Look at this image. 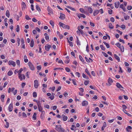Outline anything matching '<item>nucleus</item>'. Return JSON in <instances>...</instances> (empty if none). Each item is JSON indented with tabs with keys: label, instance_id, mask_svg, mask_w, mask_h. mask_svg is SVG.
Segmentation results:
<instances>
[{
	"label": "nucleus",
	"instance_id": "19",
	"mask_svg": "<svg viewBox=\"0 0 132 132\" xmlns=\"http://www.w3.org/2000/svg\"><path fill=\"white\" fill-rule=\"evenodd\" d=\"M99 13V11L95 10L94 12L93 15L94 16L96 15Z\"/></svg>",
	"mask_w": 132,
	"mask_h": 132
},
{
	"label": "nucleus",
	"instance_id": "23",
	"mask_svg": "<svg viewBox=\"0 0 132 132\" xmlns=\"http://www.w3.org/2000/svg\"><path fill=\"white\" fill-rule=\"evenodd\" d=\"M6 15L8 18H9L10 16V12L9 10H7L6 11Z\"/></svg>",
	"mask_w": 132,
	"mask_h": 132
},
{
	"label": "nucleus",
	"instance_id": "37",
	"mask_svg": "<svg viewBox=\"0 0 132 132\" xmlns=\"http://www.w3.org/2000/svg\"><path fill=\"white\" fill-rule=\"evenodd\" d=\"M122 107L123 108V111L124 112H125L124 110H125V109H126L127 108V107L125 105H122Z\"/></svg>",
	"mask_w": 132,
	"mask_h": 132
},
{
	"label": "nucleus",
	"instance_id": "29",
	"mask_svg": "<svg viewBox=\"0 0 132 132\" xmlns=\"http://www.w3.org/2000/svg\"><path fill=\"white\" fill-rule=\"evenodd\" d=\"M36 9L39 12L41 11V10H40V8L38 5H36Z\"/></svg>",
	"mask_w": 132,
	"mask_h": 132
},
{
	"label": "nucleus",
	"instance_id": "9",
	"mask_svg": "<svg viewBox=\"0 0 132 132\" xmlns=\"http://www.w3.org/2000/svg\"><path fill=\"white\" fill-rule=\"evenodd\" d=\"M60 16L59 17V18L62 20L64 19L65 18V15L61 13H60Z\"/></svg>",
	"mask_w": 132,
	"mask_h": 132
},
{
	"label": "nucleus",
	"instance_id": "30",
	"mask_svg": "<svg viewBox=\"0 0 132 132\" xmlns=\"http://www.w3.org/2000/svg\"><path fill=\"white\" fill-rule=\"evenodd\" d=\"M13 72L12 71L10 70L7 73L8 76H11L13 74Z\"/></svg>",
	"mask_w": 132,
	"mask_h": 132
},
{
	"label": "nucleus",
	"instance_id": "56",
	"mask_svg": "<svg viewBox=\"0 0 132 132\" xmlns=\"http://www.w3.org/2000/svg\"><path fill=\"white\" fill-rule=\"evenodd\" d=\"M44 107L45 108H46L47 109H49L50 108L49 105L48 104H46L45 105Z\"/></svg>",
	"mask_w": 132,
	"mask_h": 132
},
{
	"label": "nucleus",
	"instance_id": "39",
	"mask_svg": "<svg viewBox=\"0 0 132 132\" xmlns=\"http://www.w3.org/2000/svg\"><path fill=\"white\" fill-rule=\"evenodd\" d=\"M120 27L121 28H122L123 30H124L126 28L124 24L122 25Z\"/></svg>",
	"mask_w": 132,
	"mask_h": 132
},
{
	"label": "nucleus",
	"instance_id": "33",
	"mask_svg": "<svg viewBox=\"0 0 132 132\" xmlns=\"http://www.w3.org/2000/svg\"><path fill=\"white\" fill-rule=\"evenodd\" d=\"M36 113H35L33 115V116H32V118L34 120H36Z\"/></svg>",
	"mask_w": 132,
	"mask_h": 132
},
{
	"label": "nucleus",
	"instance_id": "31",
	"mask_svg": "<svg viewBox=\"0 0 132 132\" xmlns=\"http://www.w3.org/2000/svg\"><path fill=\"white\" fill-rule=\"evenodd\" d=\"M78 30L76 32L78 35H80V29L79 27H78Z\"/></svg>",
	"mask_w": 132,
	"mask_h": 132
},
{
	"label": "nucleus",
	"instance_id": "40",
	"mask_svg": "<svg viewBox=\"0 0 132 132\" xmlns=\"http://www.w3.org/2000/svg\"><path fill=\"white\" fill-rule=\"evenodd\" d=\"M20 30L19 26V25H17L16 28V31L17 32H18Z\"/></svg>",
	"mask_w": 132,
	"mask_h": 132
},
{
	"label": "nucleus",
	"instance_id": "2",
	"mask_svg": "<svg viewBox=\"0 0 132 132\" xmlns=\"http://www.w3.org/2000/svg\"><path fill=\"white\" fill-rule=\"evenodd\" d=\"M59 24H60V26L62 27L63 28L65 29H69L70 27L69 26L66 25L61 22L59 23Z\"/></svg>",
	"mask_w": 132,
	"mask_h": 132
},
{
	"label": "nucleus",
	"instance_id": "22",
	"mask_svg": "<svg viewBox=\"0 0 132 132\" xmlns=\"http://www.w3.org/2000/svg\"><path fill=\"white\" fill-rule=\"evenodd\" d=\"M40 105V104H39V105H38V106L39 111L41 112L42 111L43 109L42 108L41 105Z\"/></svg>",
	"mask_w": 132,
	"mask_h": 132
},
{
	"label": "nucleus",
	"instance_id": "52",
	"mask_svg": "<svg viewBox=\"0 0 132 132\" xmlns=\"http://www.w3.org/2000/svg\"><path fill=\"white\" fill-rule=\"evenodd\" d=\"M89 81H85L84 82V84L85 85H87L88 83H89Z\"/></svg>",
	"mask_w": 132,
	"mask_h": 132
},
{
	"label": "nucleus",
	"instance_id": "5",
	"mask_svg": "<svg viewBox=\"0 0 132 132\" xmlns=\"http://www.w3.org/2000/svg\"><path fill=\"white\" fill-rule=\"evenodd\" d=\"M34 86L36 88H37L38 86V82L37 80H36L34 81Z\"/></svg>",
	"mask_w": 132,
	"mask_h": 132
},
{
	"label": "nucleus",
	"instance_id": "34",
	"mask_svg": "<svg viewBox=\"0 0 132 132\" xmlns=\"http://www.w3.org/2000/svg\"><path fill=\"white\" fill-rule=\"evenodd\" d=\"M50 23L52 27H53L54 26V22L52 20H50Z\"/></svg>",
	"mask_w": 132,
	"mask_h": 132
},
{
	"label": "nucleus",
	"instance_id": "1",
	"mask_svg": "<svg viewBox=\"0 0 132 132\" xmlns=\"http://www.w3.org/2000/svg\"><path fill=\"white\" fill-rule=\"evenodd\" d=\"M23 71L22 68H21L18 71V77L20 81H22L23 79L24 80L25 78V76L24 74H21L22 71Z\"/></svg>",
	"mask_w": 132,
	"mask_h": 132
},
{
	"label": "nucleus",
	"instance_id": "20",
	"mask_svg": "<svg viewBox=\"0 0 132 132\" xmlns=\"http://www.w3.org/2000/svg\"><path fill=\"white\" fill-rule=\"evenodd\" d=\"M22 131L23 132H28V129L25 127H23L22 128Z\"/></svg>",
	"mask_w": 132,
	"mask_h": 132
},
{
	"label": "nucleus",
	"instance_id": "26",
	"mask_svg": "<svg viewBox=\"0 0 132 132\" xmlns=\"http://www.w3.org/2000/svg\"><path fill=\"white\" fill-rule=\"evenodd\" d=\"M67 39L68 40V42L69 44L70 45V46L72 47L73 46V44L72 42H71L69 41L68 39V38H67Z\"/></svg>",
	"mask_w": 132,
	"mask_h": 132
},
{
	"label": "nucleus",
	"instance_id": "25",
	"mask_svg": "<svg viewBox=\"0 0 132 132\" xmlns=\"http://www.w3.org/2000/svg\"><path fill=\"white\" fill-rule=\"evenodd\" d=\"M109 27L111 29H113L114 28V26H112V24L111 23L109 24Z\"/></svg>",
	"mask_w": 132,
	"mask_h": 132
},
{
	"label": "nucleus",
	"instance_id": "35",
	"mask_svg": "<svg viewBox=\"0 0 132 132\" xmlns=\"http://www.w3.org/2000/svg\"><path fill=\"white\" fill-rule=\"evenodd\" d=\"M79 58L80 60V61H82V62H84V60L83 59V58L81 56V55H80L79 56Z\"/></svg>",
	"mask_w": 132,
	"mask_h": 132
},
{
	"label": "nucleus",
	"instance_id": "58",
	"mask_svg": "<svg viewBox=\"0 0 132 132\" xmlns=\"http://www.w3.org/2000/svg\"><path fill=\"white\" fill-rule=\"evenodd\" d=\"M110 21L112 22H114L115 21L114 18L112 17L111 18Z\"/></svg>",
	"mask_w": 132,
	"mask_h": 132
},
{
	"label": "nucleus",
	"instance_id": "21",
	"mask_svg": "<svg viewBox=\"0 0 132 132\" xmlns=\"http://www.w3.org/2000/svg\"><path fill=\"white\" fill-rule=\"evenodd\" d=\"M34 42L33 40H31L30 43V46L32 47H33L34 45Z\"/></svg>",
	"mask_w": 132,
	"mask_h": 132
},
{
	"label": "nucleus",
	"instance_id": "62",
	"mask_svg": "<svg viewBox=\"0 0 132 132\" xmlns=\"http://www.w3.org/2000/svg\"><path fill=\"white\" fill-rule=\"evenodd\" d=\"M80 11L83 13H85V11H84V10L82 8H80Z\"/></svg>",
	"mask_w": 132,
	"mask_h": 132
},
{
	"label": "nucleus",
	"instance_id": "8",
	"mask_svg": "<svg viewBox=\"0 0 132 132\" xmlns=\"http://www.w3.org/2000/svg\"><path fill=\"white\" fill-rule=\"evenodd\" d=\"M21 4L22 9L23 10L26 8V6L25 3L23 2H22Z\"/></svg>",
	"mask_w": 132,
	"mask_h": 132
},
{
	"label": "nucleus",
	"instance_id": "47",
	"mask_svg": "<svg viewBox=\"0 0 132 132\" xmlns=\"http://www.w3.org/2000/svg\"><path fill=\"white\" fill-rule=\"evenodd\" d=\"M37 68L38 70H40L41 69V66L40 65L37 66Z\"/></svg>",
	"mask_w": 132,
	"mask_h": 132
},
{
	"label": "nucleus",
	"instance_id": "44",
	"mask_svg": "<svg viewBox=\"0 0 132 132\" xmlns=\"http://www.w3.org/2000/svg\"><path fill=\"white\" fill-rule=\"evenodd\" d=\"M132 9V7L131 6L128 5L127 7V9L128 10H131Z\"/></svg>",
	"mask_w": 132,
	"mask_h": 132
},
{
	"label": "nucleus",
	"instance_id": "49",
	"mask_svg": "<svg viewBox=\"0 0 132 132\" xmlns=\"http://www.w3.org/2000/svg\"><path fill=\"white\" fill-rule=\"evenodd\" d=\"M16 63L18 66H19L20 64V61L19 60H17L16 61Z\"/></svg>",
	"mask_w": 132,
	"mask_h": 132
},
{
	"label": "nucleus",
	"instance_id": "41",
	"mask_svg": "<svg viewBox=\"0 0 132 132\" xmlns=\"http://www.w3.org/2000/svg\"><path fill=\"white\" fill-rule=\"evenodd\" d=\"M37 96V94L36 92H34L33 93V97L35 98H36Z\"/></svg>",
	"mask_w": 132,
	"mask_h": 132
},
{
	"label": "nucleus",
	"instance_id": "63",
	"mask_svg": "<svg viewBox=\"0 0 132 132\" xmlns=\"http://www.w3.org/2000/svg\"><path fill=\"white\" fill-rule=\"evenodd\" d=\"M108 13L110 14H112V10H108Z\"/></svg>",
	"mask_w": 132,
	"mask_h": 132
},
{
	"label": "nucleus",
	"instance_id": "43",
	"mask_svg": "<svg viewBox=\"0 0 132 132\" xmlns=\"http://www.w3.org/2000/svg\"><path fill=\"white\" fill-rule=\"evenodd\" d=\"M102 53L104 55V56L105 57H108V55L107 54H106L105 52H102Z\"/></svg>",
	"mask_w": 132,
	"mask_h": 132
},
{
	"label": "nucleus",
	"instance_id": "42",
	"mask_svg": "<svg viewBox=\"0 0 132 132\" xmlns=\"http://www.w3.org/2000/svg\"><path fill=\"white\" fill-rule=\"evenodd\" d=\"M100 47L101 48L102 50L104 51L105 50V48L103 46V45H100Z\"/></svg>",
	"mask_w": 132,
	"mask_h": 132
},
{
	"label": "nucleus",
	"instance_id": "59",
	"mask_svg": "<svg viewBox=\"0 0 132 132\" xmlns=\"http://www.w3.org/2000/svg\"><path fill=\"white\" fill-rule=\"evenodd\" d=\"M39 75L42 76L44 77H45L46 76V75L44 73H39Z\"/></svg>",
	"mask_w": 132,
	"mask_h": 132
},
{
	"label": "nucleus",
	"instance_id": "16",
	"mask_svg": "<svg viewBox=\"0 0 132 132\" xmlns=\"http://www.w3.org/2000/svg\"><path fill=\"white\" fill-rule=\"evenodd\" d=\"M132 129V128L130 126H127V127L126 128V129L127 130V131L128 132H131V130L129 129Z\"/></svg>",
	"mask_w": 132,
	"mask_h": 132
},
{
	"label": "nucleus",
	"instance_id": "60",
	"mask_svg": "<svg viewBox=\"0 0 132 132\" xmlns=\"http://www.w3.org/2000/svg\"><path fill=\"white\" fill-rule=\"evenodd\" d=\"M22 116L24 118H26L27 117V116L26 114L24 112H23L22 113Z\"/></svg>",
	"mask_w": 132,
	"mask_h": 132
},
{
	"label": "nucleus",
	"instance_id": "4",
	"mask_svg": "<svg viewBox=\"0 0 132 132\" xmlns=\"http://www.w3.org/2000/svg\"><path fill=\"white\" fill-rule=\"evenodd\" d=\"M56 130L58 131L59 132H67L64 128L61 127H58Z\"/></svg>",
	"mask_w": 132,
	"mask_h": 132
},
{
	"label": "nucleus",
	"instance_id": "24",
	"mask_svg": "<svg viewBox=\"0 0 132 132\" xmlns=\"http://www.w3.org/2000/svg\"><path fill=\"white\" fill-rule=\"evenodd\" d=\"M88 11L90 13H92L93 12V10L90 7H88Z\"/></svg>",
	"mask_w": 132,
	"mask_h": 132
},
{
	"label": "nucleus",
	"instance_id": "17",
	"mask_svg": "<svg viewBox=\"0 0 132 132\" xmlns=\"http://www.w3.org/2000/svg\"><path fill=\"white\" fill-rule=\"evenodd\" d=\"M76 42L77 44L78 45H81L80 42L78 38L77 37H76Z\"/></svg>",
	"mask_w": 132,
	"mask_h": 132
},
{
	"label": "nucleus",
	"instance_id": "7",
	"mask_svg": "<svg viewBox=\"0 0 132 132\" xmlns=\"http://www.w3.org/2000/svg\"><path fill=\"white\" fill-rule=\"evenodd\" d=\"M13 103H11L9 106L8 109L10 112H11L13 110Z\"/></svg>",
	"mask_w": 132,
	"mask_h": 132
},
{
	"label": "nucleus",
	"instance_id": "51",
	"mask_svg": "<svg viewBox=\"0 0 132 132\" xmlns=\"http://www.w3.org/2000/svg\"><path fill=\"white\" fill-rule=\"evenodd\" d=\"M75 74L76 76H77L78 77H80V73L78 72H76L75 73Z\"/></svg>",
	"mask_w": 132,
	"mask_h": 132
},
{
	"label": "nucleus",
	"instance_id": "13",
	"mask_svg": "<svg viewBox=\"0 0 132 132\" xmlns=\"http://www.w3.org/2000/svg\"><path fill=\"white\" fill-rule=\"evenodd\" d=\"M113 81L110 78H109L108 80V82L109 84H108L109 86H110L111 85V83H112Z\"/></svg>",
	"mask_w": 132,
	"mask_h": 132
},
{
	"label": "nucleus",
	"instance_id": "54",
	"mask_svg": "<svg viewBox=\"0 0 132 132\" xmlns=\"http://www.w3.org/2000/svg\"><path fill=\"white\" fill-rule=\"evenodd\" d=\"M9 123L7 122H6V125L5 126V127L6 128H8L9 126Z\"/></svg>",
	"mask_w": 132,
	"mask_h": 132
},
{
	"label": "nucleus",
	"instance_id": "64",
	"mask_svg": "<svg viewBox=\"0 0 132 132\" xmlns=\"http://www.w3.org/2000/svg\"><path fill=\"white\" fill-rule=\"evenodd\" d=\"M107 125L106 123L105 122H104L103 123V125L102 126L103 127H104L105 128L106 127Z\"/></svg>",
	"mask_w": 132,
	"mask_h": 132
},
{
	"label": "nucleus",
	"instance_id": "11",
	"mask_svg": "<svg viewBox=\"0 0 132 132\" xmlns=\"http://www.w3.org/2000/svg\"><path fill=\"white\" fill-rule=\"evenodd\" d=\"M116 86L117 88L121 89V88H123V87L119 82H117L116 84Z\"/></svg>",
	"mask_w": 132,
	"mask_h": 132
},
{
	"label": "nucleus",
	"instance_id": "61",
	"mask_svg": "<svg viewBox=\"0 0 132 132\" xmlns=\"http://www.w3.org/2000/svg\"><path fill=\"white\" fill-rule=\"evenodd\" d=\"M21 44H24V39L22 38L21 39Z\"/></svg>",
	"mask_w": 132,
	"mask_h": 132
},
{
	"label": "nucleus",
	"instance_id": "38",
	"mask_svg": "<svg viewBox=\"0 0 132 132\" xmlns=\"http://www.w3.org/2000/svg\"><path fill=\"white\" fill-rule=\"evenodd\" d=\"M66 7L68 9H69L72 10L73 11H74L75 10V9L74 8H72V7H71L70 6H66Z\"/></svg>",
	"mask_w": 132,
	"mask_h": 132
},
{
	"label": "nucleus",
	"instance_id": "10",
	"mask_svg": "<svg viewBox=\"0 0 132 132\" xmlns=\"http://www.w3.org/2000/svg\"><path fill=\"white\" fill-rule=\"evenodd\" d=\"M51 47V46L50 45H48L47 46H45V50L47 51H48Z\"/></svg>",
	"mask_w": 132,
	"mask_h": 132
},
{
	"label": "nucleus",
	"instance_id": "12",
	"mask_svg": "<svg viewBox=\"0 0 132 132\" xmlns=\"http://www.w3.org/2000/svg\"><path fill=\"white\" fill-rule=\"evenodd\" d=\"M61 117L63 118V120L64 121H66L67 120V117L66 116H65L64 114H62Z\"/></svg>",
	"mask_w": 132,
	"mask_h": 132
},
{
	"label": "nucleus",
	"instance_id": "32",
	"mask_svg": "<svg viewBox=\"0 0 132 132\" xmlns=\"http://www.w3.org/2000/svg\"><path fill=\"white\" fill-rule=\"evenodd\" d=\"M85 71L86 72V73H87V74L89 75V77H91V75L90 74L88 70L87 69H85Z\"/></svg>",
	"mask_w": 132,
	"mask_h": 132
},
{
	"label": "nucleus",
	"instance_id": "15",
	"mask_svg": "<svg viewBox=\"0 0 132 132\" xmlns=\"http://www.w3.org/2000/svg\"><path fill=\"white\" fill-rule=\"evenodd\" d=\"M114 58L117 60L118 62H120V59L119 57L117 55L115 54L114 55Z\"/></svg>",
	"mask_w": 132,
	"mask_h": 132
},
{
	"label": "nucleus",
	"instance_id": "6",
	"mask_svg": "<svg viewBox=\"0 0 132 132\" xmlns=\"http://www.w3.org/2000/svg\"><path fill=\"white\" fill-rule=\"evenodd\" d=\"M8 64L9 65H10L11 64L14 67L16 65L15 62L11 60H10L9 61Z\"/></svg>",
	"mask_w": 132,
	"mask_h": 132
},
{
	"label": "nucleus",
	"instance_id": "36",
	"mask_svg": "<svg viewBox=\"0 0 132 132\" xmlns=\"http://www.w3.org/2000/svg\"><path fill=\"white\" fill-rule=\"evenodd\" d=\"M82 76L83 78H85L86 79H88V76H86L84 74V73H82Z\"/></svg>",
	"mask_w": 132,
	"mask_h": 132
},
{
	"label": "nucleus",
	"instance_id": "28",
	"mask_svg": "<svg viewBox=\"0 0 132 132\" xmlns=\"http://www.w3.org/2000/svg\"><path fill=\"white\" fill-rule=\"evenodd\" d=\"M47 11L48 12L50 13H52V10L51 9L49 6L47 7Z\"/></svg>",
	"mask_w": 132,
	"mask_h": 132
},
{
	"label": "nucleus",
	"instance_id": "57",
	"mask_svg": "<svg viewBox=\"0 0 132 132\" xmlns=\"http://www.w3.org/2000/svg\"><path fill=\"white\" fill-rule=\"evenodd\" d=\"M45 38L46 40L48 41L49 40V37L48 36H46Z\"/></svg>",
	"mask_w": 132,
	"mask_h": 132
},
{
	"label": "nucleus",
	"instance_id": "18",
	"mask_svg": "<svg viewBox=\"0 0 132 132\" xmlns=\"http://www.w3.org/2000/svg\"><path fill=\"white\" fill-rule=\"evenodd\" d=\"M114 4L115 7L117 8H118L119 5V2H115Z\"/></svg>",
	"mask_w": 132,
	"mask_h": 132
},
{
	"label": "nucleus",
	"instance_id": "27",
	"mask_svg": "<svg viewBox=\"0 0 132 132\" xmlns=\"http://www.w3.org/2000/svg\"><path fill=\"white\" fill-rule=\"evenodd\" d=\"M119 48L122 52H123L124 51V48L123 46H121L119 47Z\"/></svg>",
	"mask_w": 132,
	"mask_h": 132
},
{
	"label": "nucleus",
	"instance_id": "50",
	"mask_svg": "<svg viewBox=\"0 0 132 132\" xmlns=\"http://www.w3.org/2000/svg\"><path fill=\"white\" fill-rule=\"evenodd\" d=\"M124 18L125 20H127L129 19V16L128 15L125 16H124Z\"/></svg>",
	"mask_w": 132,
	"mask_h": 132
},
{
	"label": "nucleus",
	"instance_id": "53",
	"mask_svg": "<svg viewBox=\"0 0 132 132\" xmlns=\"http://www.w3.org/2000/svg\"><path fill=\"white\" fill-rule=\"evenodd\" d=\"M114 121V119H113L112 120H108V121L110 123H111L112 122Z\"/></svg>",
	"mask_w": 132,
	"mask_h": 132
},
{
	"label": "nucleus",
	"instance_id": "48",
	"mask_svg": "<svg viewBox=\"0 0 132 132\" xmlns=\"http://www.w3.org/2000/svg\"><path fill=\"white\" fill-rule=\"evenodd\" d=\"M25 18L27 20H29L31 19V18H30L29 16L27 15H26V16Z\"/></svg>",
	"mask_w": 132,
	"mask_h": 132
},
{
	"label": "nucleus",
	"instance_id": "3",
	"mask_svg": "<svg viewBox=\"0 0 132 132\" xmlns=\"http://www.w3.org/2000/svg\"><path fill=\"white\" fill-rule=\"evenodd\" d=\"M28 65L30 69L32 70H35V68L34 66L33 65L31 62L29 61L28 63Z\"/></svg>",
	"mask_w": 132,
	"mask_h": 132
},
{
	"label": "nucleus",
	"instance_id": "46",
	"mask_svg": "<svg viewBox=\"0 0 132 132\" xmlns=\"http://www.w3.org/2000/svg\"><path fill=\"white\" fill-rule=\"evenodd\" d=\"M76 80L75 79H73L72 80L73 83L74 84V85H77V84L76 82Z\"/></svg>",
	"mask_w": 132,
	"mask_h": 132
},
{
	"label": "nucleus",
	"instance_id": "45",
	"mask_svg": "<svg viewBox=\"0 0 132 132\" xmlns=\"http://www.w3.org/2000/svg\"><path fill=\"white\" fill-rule=\"evenodd\" d=\"M54 96L51 95L50 96L48 97V98H50L51 100H52L54 99Z\"/></svg>",
	"mask_w": 132,
	"mask_h": 132
},
{
	"label": "nucleus",
	"instance_id": "55",
	"mask_svg": "<svg viewBox=\"0 0 132 132\" xmlns=\"http://www.w3.org/2000/svg\"><path fill=\"white\" fill-rule=\"evenodd\" d=\"M33 101L34 102H36L37 103V105H38L39 104H40V102L39 101H38L37 100H34Z\"/></svg>",
	"mask_w": 132,
	"mask_h": 132
},
{
	"label": "nucleus",
	"instance_id": "14",
	"mask_svg": "<svg viewBox=\"0 0 132 132\" xmlns=\"http://www.w3.org/2000/svg\"><path fill=\"white\" fill-rule=\"evenodd\" d=\"M88 104V102L87 101H83L82 103V106H86Z\"/></svg>",
	"mask_w": 132,
	"mask_h": 132
}]
</instances>
